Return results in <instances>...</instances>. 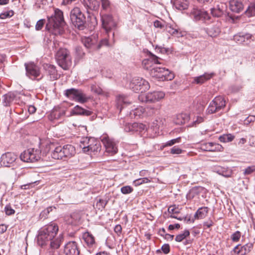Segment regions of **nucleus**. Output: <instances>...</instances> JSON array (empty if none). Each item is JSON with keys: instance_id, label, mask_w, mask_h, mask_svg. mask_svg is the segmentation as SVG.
<instances>
[{"instance_id": "1", "label": "nucleus", "mask_w": 255, "mask_h": 255, "mask_svg": "<svg viewBox=\"0 0 255 255\" xmlns=\"http://www.w3.org/2000/svg\"><path fill=\"white\" fill-rule=\"evenodd\" d=\"M65 24L63 12L59 9H56L54 14L48 17L46 28L55 35H61L64 31Z\"/></svg>"}, {"instance_id": "2", "label": "nucleus", "mask_w": 255, "mask_h": 255, "mask_svg": "<svg viewBox=\"0 0 255 255\" xmlns=\"http://www.w3.org/2000/svg\"><path fill=\"white\" fill-rule=\"evenodd\" d=\"M58 231L57 225L51 223L42 228L38 232L37 236L38 244L42 247L49 243L56 236Z\"/></svg>"}, {"instance_id": "3", "label": "nucleus", "mask_w": 255, "mask_h": 255, "mask_svg": "<svg viewBox=\"0 0 255 255\" xmlns=\"http://www.w3.org/2000/svg\"><path fill=\"white\" fill-rule=\"evenodd\" d=\"M75 153L76 150L74 146L66 144L63 146L56 147L51 155L53 159L66 161L73 156Z\"/></svg>"}, {"instance_id": "4", "label": "nucleus", "mask_w": 255, "mask_h": 255, "mask_svg": "<svg viewBox=\"0 0 255 255\" xmlns=\"http://www.w3.org/2000/svg\"><path fill=\"white\" fill-rule=\"evenodd\" d=\"M70 20L73 25L80 30L85 29L87 26L86 18L79 7H74L70 14Z\"/></svg>"}, {"instance_id": "5", "label": "nucleus", "mask_w": 255, "mask_h": 255, "mask_svg": "<svg viewBox=\"0 0 255 255\" xmlns=\"http://www.w3.org/2000/svg\"><path fill=\"white\" fill-rule=\"evenodd\" d=\"M80 146L84 152H98L101 149L99 141L92 137H83L80 142Z\"/></svg>"}, {"instance_id": "6", "label": "nucleus", "mask_w": 255, "mask_h": 255, "mask_svg": "<svg viewBox=\"0 0 255 255\" xmlns=\"http://www.w3.org/2000/svg\"><path fill=\"white\" fill-rule=\"evenodd\" d=\"M56 59L58 65L65 70H68L72 65V57L66 48H60L56 53Z\"/></svg>"}, {"instance_id": "7", "label": "nucleus", "mask_w": 255, "mask_h": 255, "mask_svg": "<svg viewBox=\"0 0 255 255\" xmlns=\"http://www.w3.org/2000/svg\"><path fill=\"white\" fill-rule=\"evenodd\" d=\"M101 20L103 28L106 32L109 39H114L115 33L113 31L117 25L116 21L114 20L112 15L109 14H103L101 16Z\"/></svg>"}, {"instance_id": "8", "label": "nucleus", "mask_w": 255, "mask_h": 255, "mask_svg": "<svg viewBox=\"0 0 255 255\" xmlns=\"http://www.w3.org/2000/svg\"><path fill=\"white\" fill-rule=\"evenodd\" d=\"M129 88L135 93H143L148 90L150 85L148 81L139 77L133 78L129 85Z\"/></svg>"}, {"instance_id": "9", "label": "nucleus", "mask_w": 255, "mask_h": 255, "mask_svg": "<svg viewBox=\"0 0 255 255\" xmlns=\"http://www.w3.org/2000/svg\"><path fill=\"white\" fill-rule=\"evenodd\" d=\"M26 75L32 80L39 81L43 77L41 68L34 62L25 63Z\"/></svg>"}, {"instance_id": "10", "label": "nucleus", "mask_w": 255, "mask_h": 255, "mask_svg": "<svg viewBox=\"0 0 255 255\" xmlns=\"http://www.w3.org/2000/svg\"><path fill=\"white\" fill-rule=\"evenodd\" d=\"M64 95L69 99L82 104L87 102L90 99L81 90L75 88L66 90Z\"/></svg>"}, {"instance_id": "11", "label": "nucleus", "mask_w": 255, "mask_h": 255, "mask_svg": "<svg viewBox=\"0 0 255 255\" xmlns=\"http://www.w3.org/2000/svg\"><path fill=\"white\" fill-rule=\"evenodd\" d=\"M19 157L23 162H34L41 158V151L38 149L30 148L23 151Z\"/></svg>"}, {"instance_id": "12", "label": "nucleus", "mask_w": 255, "mask_h": 255, "mask_svg": "<svg viewBox=\"0 0 255 255\" xmlns=\"http://www.w3.org/2000/svg\"><path fill=\"white\" fill-rule=\"evenodd\" d=\"M226 106L225 98L221 96L216 97L210 103L207 109L208 114H212L220 111Z\"/></svg>"}, {"instance_id": "13", "label": "nucleus", "mask_w": 255, "mask_h": 255, "mask_svg": "<svg viewBox=\"0 0 255 255\" xmlns=\"http://www.w3.org/2000/svg\"><path fill=\"white\" fill-rule=\"evenodd\" d=\"M191 15L193 19L195 21H202L203 22L209 23L213 21L212 17L206 11L198 9L193 8Z\"/></svg>"}, {"instance_id": "14", "label": "nucleus", "mask_w": 255, "mask_h": 255, "mask_svg": "<svg viewBox=\"0 0 255 255\" xmlns=\"http://www.w3.org/2000/svg\"><path fill=\"white\" fill-rule=\"evenodd\" d=\"M159 57L150 52L149 58L142 61V64L144 69L151 72V69L156 67L155 64H161L159 61Z\"/></svg>"}, {"instance_id": "15", "label": "nucleus", "mask_w": 255, "mask_h": 255, "mask_svg": "<svg viewBox=\"0 0 255 255\" xmlns=\"http://www.w3.org/2000/svg\"><path fill=\"white\" fill-rule=\"evenodd\" d=\"M102 142L104 144L106 151L111 155L115 154L118 152V148L116 143L113 139L110 138L108 136L103 137Z\"/></svg>"}, {"instance_id": "16", "label": "nucleus", "mask_w": 255, "mask_h": 255, "mask_svg": "<svg viewBox=\"0 0 255 255\" xmlns=\"http://www.w3.org/2000/svg\"><path fill=\"white\" fill-rule=\"evenodd\" d=\"M17 155L13 152H7L0 157V164L5 167H9L15 161Z\"/></svg>"}, {"instance_id": "17", "label": "nucleus", "mask_w": 255, "mask_h": 255, "mask_svg": "<svg viewBox=\"0 0 255 255\" xmlns=\"http://www.w3.org/2000/svg\"><path fill=\"white\" fill-rule=\"evenodd\" d=\"M64 254L65 255H79L80 250L76 242H69L65 246Z\"/></svg>"}, {"instance_id": "18", "label": "nucleus", "mask_w": 255, "mask_h": 255, "mask_svg": "<svg viewBox=\"0 0 255 255\" xmlns=\"http://www.w3.org/2000/svg\"><path fill=\"white\" fill-rule=\"evenodd\" d=\"M247 0H230L229 6L231 10L236 13H240L243 10L245 3Z\"/></svg>"}, {"instance_id": "19", "label": "nucleus", "mask_w": 255, "mask_h": 255, "mask_svg": "<svg viewBox=\"0 0 255 255\" xmlns=\"http://www.w3.org/2000/svg\"><path fill=\"white\" fill-rule=\"evenodd\" d=\"M65 115V110L63 108L57 106L55 107L48 115V119L53 121L60 119Z\"/></svg>"}, {"instance_id": "20", "label": "nucleus", "mask_w": 255, "mask_h": 255, "mask_svg": "<svg viewBox=\"0 0 255 255\" xmlns=\"http://www.w3.org/2000/svg\"><path fill=\"white\" fill-rule=\"evenodd\" d=\"M43 68L49 76L51 80H56L59 78L57 71L55 66L49 64H45L43 65Z\"/></svg>"}, {"instance_id": "21", "label": "nucleus", "mask_w": 255, "mask_h": 255, "mask_svg": "<svg viewBox=\"0 0 255 255\" xmlns=\"http://www.w3.org/2000/svg\"><path fill=\"white\" fill-rule=\"evenodd\" d=\"M253 247V244L251 243H247L243 246L239 245L234 248V251L238 255H245L251 251Z\"/></svg>"}, {"instance_id": "22", "label": "nucleus", "mask_w": 255, "mask_h": 255, "mask_svg": "<svg viewBox=\"0 0 255 255\" xmlns=\"http://www.w3.org/2000/svg\"><path fill=\"white\" fill-rule=\"evenodd\" d=\"M221 22L217 20L215 24L207 29V33L211 37H217L221 32Z\"/></svg>"}, {"instance_id": "23", "label": "nucleus", "mask_w": 255, "mask_h": 255, "mask_svg": "<svg viewBox=\"0 0 255 255\" xmlns=\"http://www.w3.org/2000/svg\"><path fill=\"white\" fill-rule=\"evenodd\" d=\"M165 94L161 91L149 92L146 94V99L149 102H155L164 98Z\"/></svg>"}, {"instance_id": "24", "label": "nucleus", "mask_w": 255, "mask_h": 255, "mask_svg": "<svg viewBox=\"0 0 255 255\" xmlns=\"http://www.w3.org/2000/svg\"><path fill=\"white\" fill-rule=\"evenodd\" d=\"M160 108L161 105L158 104L147 106L145 108V116L150 117L159 114Z\"/></svg>"}, {"instance_id": "25", "label": "nucleus", "mask_w": 255, "mask_h": 255, "mask_svg": "<svg viewBox=\"0 0 255 255\" xmlns=\"http://www.w3.org/2000/svg\"><path fill=\"white\" fill-rule=\"evenodd\" d=\"M81 213L79 212H73L66 220L67 223L76 226L80 223L81 219Z\"/></svg>"}, {"instance_id": "26", "label": "nucleus", "mask_w": 255, "mask_h": 255, "mask_svg": "<svg viewBox=\"0 0 255 255\" xmlns=\"http://www.w3.org/2000/svg\"><path fill=\"white\" fill-rule=\"evenodd\" d=\"M222 146L219 144L213 142L205 143L201 145V148L202 150L207 151H215L220 150Z\"/></svg>"}, {"instance_id": "27", "label": "nucleus", "mask_w": 255, "mask_h": 255, "mask_svg": "<svg viewBox=\"0 0 255 255\" xmlns=\"http://www.w3.org/2000/svg\"><path fill=\"white\" fill-rule=\"evenodd\" d=\"M215 75L214 73H205L204 74L194 78L193 83L197 84H202L211 79Z\"/></svg>"}, {"instance_id": "28", "label": "nucleus", "mask_w": 255, "mask_h": 255, "mask_svg": "<svg viewBox=\"0 0 255 255\" xmlns=\"http://www.w3.org/2000/svg\"><path fill=\"white\" fill-rule=\"evenodd\" d=\"M175 7L179 10H185L188 8L189 4V0H171Z\"/></svg>"}, {"instance_id": "29", "label": "nucleus", "mask_w": 255, "mask_h": 255, "mask_svg": "<svg viewBox=\"0 0 255 255\" xmlns=\"http://www.w3.org/2000/svg\"><path fill=\"white\" fill-rule=\"evenodd\" d=\"M16 95L13 92H8L3 96L2 104L4 106H10L15 100Z\"/></svg>"}, {"instance_id": "30", "label": "nucleus", "mask_w": 255, "mask_h": 255, "mask_svg": "<svg viewBox=\"0 0 255 255\" xmlns=\"http://www.w3.org/2000/svg\"><path fill=\"white\" fill-rule=\"evenodd\" d=\"M82 42L85 47L90 50V51L97 50L96 45L95 44V40L90 37H84L82 38Z\"/></svg>"}, {"instance_id": "31", "label": "nucleus", "mask_w": 255, "mask_h": 255, "mask_svg": "<svg viewBox=\"0 0 255 255\" xmlns=\"http://www.w3.org/2000/svg\"><path fill=\"white\" fill-rule=\"evenodd\" d=\"M82 238L88 247H92L95 243L94 237L89 232L84 233L82 235Z\"/></svg>"}, {"instance_id": "32", "label": "nucleus", "mask_w": 255, "mask_h": 255, "mask_svg": "<svg viewBox=\"0 0 255 255\" xmlns=\"http://www.w3.org/2000/svg\"><path fill=\"white\" fill-rule=\"evenodd\" d=\"M145 108L142 107H139L134 110H132L130 113V115L131 117L134 116L135 118L138 119L145 116Z\"/></svg>"}, {"instance_id": "33", "label": "nucleus", "mask_w": 255, "mask_h": 255, "mask_svg": "<svg viewBox=\"0 0 255 255\" xmlns=\"http://www.w3.org/2000/svg\"><path fill=\"white\" fill-rule=\"evenodd\" d=\"M72 113L76 115L89 116L92 114V112L89 110H85L77 105L72 110Z\"/></svg>"}, {"instance_id": "34", "label": "nucleus", "mask_w": 255, "mask_h": 255, "mask_svg": "<svg viewBox=\"0 0 255 255\" xmlns=\"http://www.w3.org/2000/svg\"><path fill=\"white\" fill-rule=\"evenodd\" d=\"M85 6L89 9L96 10L99 7V3L97 0H84Z\"/></svg>"}, {"instance_id": "35", "label": "nucleus", "mask_w": 255, "mask_h": 255, "mask_svg": "<svg viewBox=\"0 0 255 255\" xmlns=\"http://www.w3.org/2000/svg\"><path fill=\"white\" fill-rule=\"evenodd\" d=\"M208 212V208L207 207H201L198 209L194 215L195 219H200L205 218Z\"/></svg>"}, {"instance_id": "36", "label": "nucleus", "mask_w": 255, "mask_h": 255, "mask_svg": "<svg viewBox=\"0 0 255 255\" xmlns=\"http://www.w3.org/2000/svg\"><path fill=\"white\" fill-rule=\"evenodd\" d=\"M162 70L163 68L156 66L151 69V72H149V74L151 77H154L158 79V80L161 81Z\"/></svg>"}, {"instance_id": "37", "label": "nucleus", "mask_w": 255, "mask_h": 255, "mask_svg": "<svg viewBox=\"0 0 255 255\" xmlns=\"http://www.w3.org/2000/svg\"><path fill=\"white\" fill-rule=\"evenodd\" d=\"M189 120V117L186 114H181L178 115L174 120V123L176 125H181L184 124Z\"/></svg>"}, {"instance_id": "38", "label": "nucleus", "mask_w": 255, "mask_h": 255, "mask_svg": "<svg viewBox=\"0 0 255 255\" xmlns=\"http://www.w3.org/2000/svg\"><path fill=\"white\" fill-rule=\"evenodd\" d=\"M174 78V75L173 73L171 72L168 69L163 68L161 81H170L172 80Z\"/></svg>"}, {"instance_id": "39", "label": "nucleus", "mask_w": 255, "mask_h": 255, "mask_svg": "<svg viewBox=\"0 0 255 255\" xmlns=\"http://www.w3.org/2000/svg\"><path fill=\"white\" fill-rule=\"evenodd\" d=\"M210 13L213 17H220L224 13V10L218 5L217 7H213L210 9Z\"/></svg>"}, {"instance_id": "40", "label": "nucleus", "mask_w": 255, "mask_h": 255, "mask_svg": "<svg viewBox=\"0 0 255 255\" xmlns=\"http://www.w3.org/2000/svg\"><path fill=\"white\" fill-rule=\"evenodd\" d=\"M61 242V238L59 237L57 238H53L49 242L50 243V247L53 249H57L59 248Z\"/></svg>"}, {"instance_id": "41", "label": "nucleus", "mask_w": 255, "mask_h": 255, "mask_svg": "<svg viewBox=\"0 0 255 255\" xmlns=\"http://www.w3.org/2000/svg\"><path fill=\"white\" fill-rule=\"evenodd\" d=\"M245 13L249 17L255 16V2L251 3L248 6Z\"/></svg>"}, {"instance_id": "42", "label": "nucleus", "mask_w": 255, "mask_h": 255, "mask_svg": "<svg viewBox=\"0 0 255 255\" xmlns=\"http://www.w3.org/2000/svg\"><path fill=\"white\" fill-rule=\"evenodd\" d=\"M213 171L218 174L225 177H229L230 175L227 174L226 168L220 166H215L213 167Z\"/></svg>"}, {"instance_id": "43", "label": "nucleus", "mask_w": 255, "mask_h": 255, "mask_svg": "<svg viewBox=\"0 0 255 255\" xmlns=\"http://www.w3.org/2000/svg\"><path fill=\"white\" fill-rule=\"evenodd\" d=\"M164 121V119L160 118L156 119L152 123V127L154 128V130H156L159 129V128L163 125Z\"/></svg>"}, {"instance_id": "44", "label": "nucleus", "mask_w": 255, "mask_h": 255, "mask_svg": "<svg viewBox=\"0 0 255 255\" xmlns=\"http://www.w3.org/2000/svg\"><path fill=\"white\" fill-rule=\"evenodd\" d=\"M235 136L231 134H223L220 136L219 139L221 142H227L232 141L234 139Z\"/></svg>"}, {"instance_id": "45", "label": "nucleus", "mask_w": 255, "mask_h": 255, "mask_svg": "<svg viewBox=\"0 0 255 255\" xmlns=\"http://www.w3.org/2000/svg\"><path fill=\"white\" fill-rule=\"evenodd\" d=\"M165 29L168 33L172 35H176L177 37H179L180 34L177 29L174 28L170 24H166L165 25Z\"/></svg>"}, {"instance_id": "46", "label": "nucleus", "mask_w": 255, "mask_h": 255, "mask_svg": "<svg viewBox=\"0 0 255 255\" xmlns=\"http://www.w3.org/2000/svg\"><path fill=\"white\" fill-rule=\"evenodd\" d=\"M189 235V231L188 230H185L184 233L177 235L175 240L176 242H180Z\"/></svg>"}, {"instance_id": "47", "label": "nucleus", "mask_w": 255, "mask_h": 255, "mask_svg": "<svg viewBox=\"0 0 255 255\" xmlns=\"http://www.w3.org/2000/svg\"><path fill=\"white\" fill-rule=\"evenodd\" d=\"M108 202V200L99 199V200H97V202L96 203V207L99 210H102L104 208H105Z\"/></svg>"}, {"instance_id": "48", "label": "nucleus", "mask_w": 255, "mask_h": 255, "mask_svg": "<svg viewBox=\"0 0 255 255\" xmlns=\"http://www.w3.org/2000/svg\"><path fill=\"white\" fill-rule=\"evenodd\" d=\"M133 128L135 129V131L141 132L143 130L146 129V126L141 123H134Z\"/></svg>"}, {"instance_id": "49", "label": "nucleus", "mask_w": 255, "mask_h": 255, "mask_svg": "<svg viewBox=\"0 0 255 255\" xmlns=\"http://www.w3.org/2000/svg\"><path fill=\"white\" fill-rule=\"evenodd\" d=\"M102 7L104 10H109L111 9V4L109 0H100Z\"/></svg>"}, {"instance_id": "50", "label": "nucleus", "mask_w": 255, "mask_h": 255, "mask_svg": "<svg viewBox=\"0 0 255 255\" xmlns=\"http://www.w3.org/2000/svg\"><path fill=\"white\" fill-rule=\"evenodd\" d=\"M150 182V180L147 178L144 177L142 178H139L133 181V183L135 186H139L143 183H149Z\"/></svg>"}, {"instance_id": "51", "label": "nucleus", "mask_w": 255, "mask_h": 255, "mask_svg": "<svg viewBox=\"0 0 255 255\" xmlns=\"http://www.w3.org/2000/svg\"><path fill=\"white\" fill-rule=\"evenodd\" d=\"M52 207H49L47 208L46 209L43 210L41 213L40 214L39 217L41 219H45L47 217L49 213L52 211Z\"/></svg>"}, {"instance_id": "52", "label": "nucleus", "mask_w": 255, "mask_h": 255, "mask_svg": "<svg viewBox=\"0 0 255 255\" xmlns=\"http://www.w3.org/2000/svg\"><path fill=\"white\" fill-rule=\"evenodd\" d=\"M133 188L130 186H123L121 188V192L124 194H128L133 191Z\"/></svg>"}, {"instance_id": "53", "label": "nucleus", "mask_w": 255, "mask_h": 255, "mask_svg": "<svg viewBox=\"0 0 255 255\" xmlns=\"http://www.w3.org/2000/svg\"><path fill=\"white\" fill-rule=\"evenodd\" d=\"M4 212L6 215L8 216L13 215L15 213L14 210L11 208L9 204L5 206L4 207Z\"/></svg>"}, {"instance_id": "54", "label": "nucleus", "mask_w": 255, "mask_h": 255, "mask_svg": "<svg viewBox=\"0 0 255 255\" xmlns=\"http://www.w3.org/2000/svg\"><path fill=\"white\" fill-rule=\"evenodd\" d=\"M181 141V137H177L176 138H175V139H172L170 140H169L164 145H163V147L164 146H172L173 145V144L176 143H179Z\"/></svg>"}, {"instance_id": "55", "label": "nucleus", "mask_w": 255, "mask_h": 255, "mask_svg": "<svg viewBox=\"0 0 255 255\" xmlns=\"http://www.w3.org/2000/svg\"><path fill=\"white\" fill-rule=\"evenodd\" d=\"M168 211L169 213L171 215L178 214L180 213L179 209L175 205L169 207L168 209Z\"/></svg>"}, {"instance_id": "56", "label": "nucleus", "mask_w": 255, "mask_h": 255, "mask_svg": "<svg viewBox=\"0 0 255 255\" xmlns=\"http://www.w3.org/2000/svg\"><path fill=\"white\" fill-rule=\"evenodd\" d=\"M76 53L79 58H83L85 55V52L82 48L80 46H77L75 48Z\"/></svg>"}, {"instance_id": "57", "label": "nucleus", "mask_w": 255, "mask_h": 255, "mask_svg": "<svg viewBox=\"0 0 255 255\" xmlns=\"http://www.w3.org/2000/svg\"><path fill=\"white\" fill-rule=\"evenodd\" d=\"M255 172V166L253 165L248 166L244 170V174L245 175H249Z\"/></svg>"}, {"instance_id": "58", "label": "nucleus", "mask_w": 255, "mask_h": 255, "mask_svg": "<svg viewBox=\"0 0 255 255\" xmlns=\"http://www.w3.org/2000/svg\"><path fill=\"white\" fill-rule=\"evenodd\" d=\"M108 39L107 38H105L100 41L98 45H96L97 50L99 49L103 46H108Z\"/></svg>"}, {"instance_id": "59", "label": "nucleus", "mask_w": 255, "mask_h": 255, "mask_svg": "<svg viewBox=\"0 0 255 255\" xmlns=\"http://www.w3.org/2000/svg\"><path fill=\"white\" fill-rule=\"evenodd\" d=\"M183 150L176 146H174L170 149V153L172 154H179L182 153Z\"/></svg>"}, {"instance_id": "60", "label": "nucleus", "mask_w": 255, "mask_h": 255, "mask_svg": "<svg viewBox=\"0 0 255 255\" xmlns=\"http://www.w3.org/2000/svg\"><path fill=\"white\" fill-rule=\"evenodd\" d=\"M45 22V20L44 19H41L39 20L37 22V23L35 25L36 30H41Z\"/></svg>"}, {"instance_id": "61", "label": "nucleus", "mask_w": 255, "mask_h": 255, "mask_svg": "<svg viewBox=\"0 0 255 255\" xmlns=\"http://www.w3.org/2000/svg\"><path fill=\"white\" fill-rule=\"evenodd\" d=\"M241 238V233L239 231H236L231 236V239L234 242H238Z\"/></svg>"}, {"instance_id": "62", "label": "nucleus", "mask_w": 255, "mask_h": 255, "mask_svg": "<svg viewBox=\"0 0 255 255\" xmlns=\"http://www.w3.org/2000/svg\"><path fill=\"white\" fill-rule=\"evenodd\" d=\"M125 130L127 132L130 131H135V129L133 128V123L132 124H128L126 125Z\"/></svg>"}, {"instance_id": "63", "label": "nucleus", "mask_w": 255, "mask_h": 255, "mask_svg": "<svg viewBox=\"0 0 255 255\" xmlns=\"http://www.w3.org/2000/svg\"><path fill=\"white\" fill-rule=\"evenodd\" d=\"M13 15V12L8 11L5 12L4 13H2L0 14V19H5L7 17H11Z\"/></svg>"}, {"instance_id": "64", "label": "nucleus", "mask_w": 255, "mask_h": 255, "mask_svg": "<svg viewBox=\"0 0 255 255\" xmlns=\"http://www.w3.org/2000/svg\"><path fill=\"white\" fill-rule=\"evenodd\" d=\"M255 120V116H250L245 120L244 124L248 125L251 122H254Z\"/></svg>"}]
</instances>
